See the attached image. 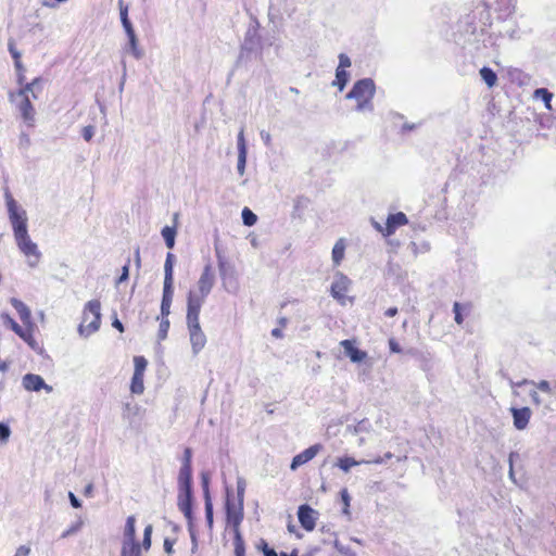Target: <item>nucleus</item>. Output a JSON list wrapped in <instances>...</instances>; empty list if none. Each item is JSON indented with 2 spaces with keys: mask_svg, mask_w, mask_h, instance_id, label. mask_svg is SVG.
<instances>
[{
  "mask_svg": "<svg viewBox=\"0 0 556 556\" xmlns=\"http://www.w3.org/2000/svg\"><path fill=\"white\" fill-rule=\"evenodd\" d=\"M4 198L16 247L25 256L27 265L34 268L41 260V252L28 233L27 213L10 193H5Z\"/></svg>",
  "mask_w": 556,
  "mask_h": 556,
  "instance_id": "obj_1",
  "label": "nucleus"
},
{
  "mask_svg": "<svg viewBox=\"0 0 556 556\" xmlns=\"http://www.w3.org/2000/svg\"><path fill=\"white\" fill-rule=\"evenodd\" d=\"M215 283V275L210 264L205 265L194 289L187 296V309L201 311Z\"/></svg>",
  "mask_w": 556,
  "mask_h": 556,
  "instance_id": "obj_2",
  "label": "nucleus"
},
{
  "mask_svg": "<svg viewBox=\"0 0 556 556\" xmlns=\"http://www.w3.org/2000/svg\"><path fill=\"white\" fill-rule=\"evenodd\" d=\"M100 325L101 303L99 300H90L84 306L78 333L84 338H88L100 329Z\"/></svg>",
  "mask_w": 556,
  "mask_h": 556,
  "instance_id": "obj_3",
  "label": "nucleus"
},
{
  "mask_svg": "<svg viewBox=\"0 0 556 556\" xmlns=\"http://www.w3.org/2000/svg\"><path fill=\"white\" fill-rule=\"evenodd\" d=\"M375 94V84L369 78H364L355 83L351 91L346 94L348 99H354L357 102L356 110L362 112L372 110L371 100Z\"/></svg>",
  "mask_w": 556,
  "mask_h": 556,
  "instance_id": "obj_4",
  "label": "nucleus"
},
{
  "mask_svg": "<svg viewBox=\"0 0 556 556\" xmlns=\"http://www.w3.org/2000/svg\"><path fill=\"white\" fill-rule=\"evenodd\" d=\"M200 311L187 309V327L192 353L198 355L206 344V336L200 325Z\"/></svg>",
  "mask_w": 556,
  "mask_h": 556,
  "instance_id": "obj_5",
  "label": "nucleus"
},
{
  "mask_svg": "<svg viewBox=\"0 0 556 556\" xmlns=\"http://www.w3.org/2000/svg\"><path fill=\"white\" fill-rule=\"evenodd\" d=\"M136 518L129 516L126 520L124 530V541L122 547V556H140L141 547L136 542Z\"/></svg>",
  "mask_w": 556,
  "mask_h": 556,
  "instance_id": "obj_6",
  "label": "nucleus"
},
{
  "mask_svg": "<svg viewBox=\"0 0 556 556\" xmlns=\"http://www.w3.org/2000/svg\"><path fill=\"white\" fill-rule=\"evenodd\" d=\"M10 101L15 105L24 123L28 126H34L36 111L31 104L30 98L25 97L23 93H11Z\"/></svg>",
  "mask_w": 556,
  "mask_h": 556,
  "instance_id": "obj_7",
  "label": "nucleus"
},
{
  "mask_svg": "<svg viewBox=\"0 0 556 556\" xmlns=\"http://www.w3.org/2000/svg\"><path fill=\"white\" fill-rule=\"evenodd\" d=\"M2 318L4 319V323L10 326V328L22 339L24 340L30 348H36V340L34 339L33 332L34 327H27L25 328L21 327L13 318H11L9 315H3Z\"/></svg>",
  "mask_w": 556,
  "mask_h": 556,
  "instance_id": "obj_8",
  "label": "nucleus"
},
{
  "mask_svg": "<svg viewBox=\"0 0 556 556\" xmlns=\"http://www.w3.org/2000/svg\"><path fill=\"white\" fill-rule=\"evenodd\" d=\"M22 386L29 392H39L45 390L47 393H51L53 391V388L47 384L41 376L36 374H26L23 376Z\"/></svg>",
  "mask_w": 556,
  "mask_h": 556,
  "instance_id": "obj_9",
  "label": "nucleus"
},
{
  "mask_svg": "<svg viewBox=\"0 0 556 556\" xmlns=\"http://www.w3.org/2000/svg\"><path fill=\"white\" fill-rule=\"evenodd\" d=\"M323 450L321 444H314L308 448L304 450L300 454L295 455L291 463V470L298 469L300 466L306 464L311 459H313L320 451Z\"/></svg>",
  "mask_w": 556,
  "mask_h": 556,
  "instance_id": "obj_10",
  "label": "nucleus"
},
{
  "mask_svg": "<svg viewBox=\"0 0 556 556\" xmlns=\"http://www.w3.org/2000/svg\"><path fill=\"white\" fill-rule=\"evenodd\" d=\"M350 285H351V281L346 276H344L342 274H337L334 277V280L332 282V286H331L332 296L334 299L343 302Z\"/></svg>",
  "mask_w": 556,
  "mask_h": 556,
  "instance_id": "obj_11",
  "label": "nucleus"
},
{
  "mask_svg": "<svg viewBox=\"0 0 556 556\" xmlns=\"http://www.w3.org/2000/svg\"><path fill=\"white\" fill-rule=\"evenodd\" d=\"M227 522L231 525L232 531H240V523L243 519V503L233 505L227 503Z\"/></svg>",
  "mask_w": 556,
  "mask_h": 556,
  "instance_id": "obj_12",
  "label": "nucleus"
},
{
  "mask_svg": "<svg viewBox=\"0 0 556 556\" xmlns=\"http://www.w3.org/2000/svg\"><path fill=\"white\" fill-rule=\"evenodd\" d=\"M510 413L513 415L514 427L517 430H525L528 427L532 416L531 409L529 407H511Z\"/></svg>",
  "mask_w": 556,
  "mask_h": 556,
  "instance_id": "obj_13",
  "label": "nucleus"
},
{
  "mask_svg": "<svg viewBox=\"0 0 556 556\" xmlns=\"http://www.w3.org/2000/svg\"><path fill=\"white\" fill-rule=\"evenodd\" d=\"M316 515L317 513L307 505L300 506L298 511L299 521L307 531H312L315 528Z\"/></svg>",
  "mask_w": 556,
  "mask_h": 556,
  "instance_id": "obj_14",
  "label": "nucleus"
},
{
  "mask_svg": "<svg viewBox=\"0 0 556 556\" xmlns=\"http://www.w3.org/2000/svg\"><path fill=\"white\" fill-rule=\"evenodd\" d=\"M340 345L352 363H362L368 356L367 352L357 349L352 340H343L340 342Z\"/></svg>",
  "mask_w": 556,
  "mask_h": 556,
  "instance_id": "obj_15",
  "label": "nucleus"
},
{
  "mask_svg": "<svg viewBox=\"0 0 556 556\" xmlns=\"http://www.w3.org/2000/svg\"><path fill=\"white\" fill-rule=\"evenodd\" d=\"M408 223L406 215L402 212L389 215L386 225L384 236H391L394 233L397 227L404 226Z\"/></svg>",
  "mask_w": 556,
  "mask_h": 556,
  "instance_id": "obj_16",
  "label": "nucleus"
},
{
  "mask_svg": "<svg viewBox=\"0 0 556 556\" xmlns=\"http://www.w3.org/2000/svg\"><path fill=\"white\" fill-rule=\"evenodd\" d=\"M11 304L17 311L20 318L23 321L24 326H27V327L35 326L31 320L30 309L22 301L13 298V299H11Z\"/></svg>",
  "mask_w": 556,
  "mask_h": 556,
  "instance_id": "obj_17",
  "label": "nucleus"
},
{
  "mask_svg": "<svg viewBox=\"0 0 556 556\" xmlns=\"http://www.w3.org/2000/svg\"><path fill=\"white\" fill-rule=\"evenodd\" d=\"M220 275H222L223 285H224L225 289L228 292L236 293L239 289V285L235 277V271L233 270L228 271L222 265L220 266Z\"/></svg>",
  "mask_w": 556,
  "mask_h": 556,
  "instance_id": "obj_18",
  "label": "nucleus"
},
{
  "mask_svg": "<svg viewBox=\"0 0 556 556\" xmlns=\"http://www.w3.org/2000/svg\"><path fill=\"white\" fill-rule=\"evenodd\" d=\"M192 469L181 466L178 476L179 492L191 491Z\"/></svg>",
  "mask_w": 556,
  "mask_h": 556,
  "instance_id": "obj_19",
  "label": "nucleus"
},
{
  "mask_svg": "<svg viewBox=\"0 0 556 556\" xmlns=\"http://www.w3.org/2000/svg\"><path fill=\"white\" fill-rule=\"evenodd\" d=\"M178 506L179 509L184 513L185 517L191 521L192 510H191V491L179 492L178 494Z\"/></svg>",
  "mask_w": 556,
  "mask_h": 556,
  "instance_id": "obj_20",
  "label": "nucleus"
},
{
  "mask_svg": "<svg viewBox=\"0 0 556 556\" xmlns=\"http://www.w3.org/2000/svg\"><path fill=\"white\" fill-rule=\"evenodd\" d=\"M173 294H174L173 287H167V286L163 287V298H162V303H161L162 318H167V316L170 313Z\"/></svg>",
  "mask_w": 556,
  "mask_h": 556,
  "instance_id": "obj_21",
  "label": "nucleus"
},
{
  "mask_svg": "<svg viewBox=\"0 0 556 556\" xmlns=\"http://www.w3.org/2000/svg\"><path fill=\"white\" fill-rule=\"evenodd\" d=\"M174 263H175V255L173 253H167L166 261L164 264V286L173 287L174 282Z\"/></svg>",
  "mask_w": 556,
  "mask_h": 556,
  "instance_id": "obj_22",
  "label": "nucleus"
},
{
  "mask_svg": "<svg viewBox=\"0 0 556 556\" xmlns=\"http://www.w3.org/2000/svg\"><path fill=\"white\" fill-rule=\"evenodd\" d=\"M345 248L346 244L342 238L334 243L331 252V258L336 266L340 265L341 261L344 258Z\"/></svg>",
  "mask_w": 556,
  "mask_h": 556,
  "instance_id": "obj_23",
  "label": "nucleus"
},
{
  "mask_svg": "<svg viewBox=\"0 0 556 556\" xmlns=\"http://www.w3.org/2000/svg\"><path fill=\"white\" fill-rule=\"evenodd\" d=\"M522 384H532L539 391H542L548 395L554 394V390L547 380H540V381L535 382V381H529V380L525 379L521 382L516 383V386H522Z\"/></svg>",
  "mask_w": 556,
  "mask_h": 556,
  "instance_id": "obj_24",
  "label": "nucleus"
},
{
  "mask_svg": "<svg viewBox=\"0 0 556 556\" xmlns=\"http://www.w3.org/2000/svg\"><path fill=\"white\" fill-rule=\"evenodd\" d=\"M129 39L128 51L136 58L137 60L141 59L143 52L138 47L137 37L135 30H130L126 33Z\"/></svg>",
  "mask_w": 556,
  "mask_h": 556,
  "instance_id": "obj_25",
  "label": "nucleus"
},
{
  "mask_svg": "<svg viewBox=\"0 0 556 556\" xmlns=\"http://www.w3.org/2000/svg\"><path fill=\"white\" fill-rule=\"evenodd\" d=\"M364 463L365 460H355L353 457L345 456L338 458L336 466H338L344 472H349L352 467Z\"/></svg>",
  "mask_w": 556,
  "mask_h": 556,
  "instance_id": "obj_26",
  "label": "nucleus"
},
{
  "mask_svg": "<svg viewBox=\"0 0 556 556\" xmlns=\"http://www.w3.org/2000/svg\"><path fill=\"white\" fill-rule=\"evenodd\" d=\"M41 79L39 77L33 79L30 83H27L23 88H21L16 93H23L25 97H29L31 93L34 99H37L36 88L39 87Z\"/></svg>",
  "mask_w": 556,
  "mask_h": 556,
  "instance_id": "obj_27",
  "label": "nucleus"
},
{
  "mask_svg": "<svg viewBox=\"0 0 556 556\" xmlns=\"http://www.w3.org/2000/svg\"><path fill=\"white\" fill-rule=\"evenodd\" d=\"M162 237H163V239L165 241L166 247L168 249H173L174 245H175L176 228L175 227L165 226L162 229Z\"/></svg>",
  "mask_w": 556,
  "mask_h": 556,
  "instance_id": "obj_28",
  "label": "nucleus"
},
{
  "mask_svg": "<svg viewBox=\"0 0 556 556\" xmlns=\"http://www.w3.org/2000/svg\"><path fill=\"white\" fill-rule=\"evenodd\" d=\"M143 376L139 374H134L131 383H130V391L134 394H142L144 391V384H143Z\"/></svg>",
  "mask_w": 556,
  "mask_h": 556,
  "instance_id": "obj_29",
  "label": "nucleus"
},
{
  "mask_svg": "<svg viewBox=\"0 0 556 556\" xmlns=\"http://www.w3.org/2000/svg\"><path fill=\"white\" fill-rule=\"evenodd\" d=\"M533 97H534V99H541L544 102L545 108L547 110L552 109L551 101L553 98V93L549 92L547 89L539 88V89L534 90Z\"/></svg>",
  "mask_w": 556,
  "mask_h": 556,
  "instance_id": "obj_30",
  "label": "nucleus"
},
{
  "mask_svg": "<svg viewBox=\"0 0 556 556\" xmlns=\"http://www.w3.org/2000/svg\"><path fill=\"white\" fill-rule=\"evenodd\" d=\"M480 76L490 88L495 86L497 81L496 74L489 67H482L480 70Z\"/></svg>",
  "mask_w": 556,
  "mask_h": 556,
  "instance_id": "obj_31",
  "label": "nucleus"
},
{
  "mask_svg": "<svg viewBox=\"0 0 556 556\" xmlns=\"http://www.w3.org/2000/svg\"><path fill=\"white\" fill-rule=\"evenodd\" d=\"M233 546L236 556H244L245 546L240 531L233 532Z\"/></svg>",
  "mask_w": 556,
  "mask_h": 556,
  "instance_id": "obj_32",
  "label": "nucleus"
},
{
  "mask_svg": "<svg viewBox=\"0 0 556 556\" xmlns=\"http://www.w3.org/2000/svg\"><path fill=\"white\" fill-rule=\"evenodd\" d=\"M349 81V73L345 70L337 68L334 86H338L340 90H343Z\"/></svg>",
  "mask_w": 556,
  "mask_h": 556,
  "instance_id": "obj_33",
  "label": "nucleus"
},
{
  "mask_svg": "<svg viewBox=\"0 0 556 556\" xmlns=\"http://www.w3.org/2000/svg\"><path fill=\"white\" fill-rule=\"evenodd\" d=\"M119 14L125 31L127 33L134 30L132 25L128 20V8L126 5H123L122 0H119Z\"/></svg>",
  "mask_w": 556,
  "mask_h": 556,
  "instance_id": "obj_34",
  "label": "nucleus"
},
{
  "mask_svg": "<svg viewBox=\"0 0 556 556\" xmlns=\"http://www.w3.org/2000/svg\"><path fill=\"white\" fill-rule=\"evenodd\" d=\"M135 371L134 374L144 375L148 362L143 356L134 357Z\"/></svg>",
  "mask_w": 556,
  "mask_h": 556,
  "instance_id": "obj_35",
  "label": "nucleus"
},
{
  "mask_svg": "<svg viewBox=\"0 0 556 556\" xmlns=\"http://www.w3.org/2000/svg\"><path fill=\"white\" fill-rule=\"evenodd\" d=\"M453 311H454V314H455V321L458 325H462L463 320H464L462 312L463 311L469 312V305L463 306L460 303L455 302L454 305H453Z\"/></svg>",
  "mask_w": 556,
  "mask_h": 556,
  "instance_id": "obj_36",
  "label": "nucleus"
},
{
  "mask_svg": "<svg viewBox=\"0 0 556 556\" xmlns=\"http://www.w3.org/2000/svg\"><path fill=\"white\" fill-rule=\"evenodd\" d=\"M241 215H242V222L245 226H253L257 220L256 215L248 207L243 208Z\"/></svg>",
  "mask_w": 556,
  "mask_h": 556,
  "instance_id": "obj_37",
  "label": "nucleus"
},
{
  "mask_svg": "<svg viewBox=\"0 0 556 556\" xmlns=\"http://www.w3.org/2000/svg\"><path fill=\"white\" fill-rule=\"evenodd\" d=\"M237 148H238L239 154L248 153V147H247L245 138H244V128L243 127L240 129L238 137H237Z\"/></svg>",
  "mask_w": 556,
  "mask_h": 556,
  "instance_id": "obj_38",
  "label": "nucleus"
},
{
  "mask_svg": "<svg viewBox=\"0 0 556 556\" xmlns=\"http://www.w3.org/2000/svg\"><path fill=\"white\" fill-rule=\"evenodd\" d=\"M205 517H206L207 526L210 528H212L213 527V505H212L210 496H206V498H205Z\"/></svg>",
  "mask_w": 556,
  "mask_h": 556,
  "instance_id": "obj_39",
  "label": "nucleus"
},
{
  "mask_svg": "<svg viewBox=\"0 0 556 556\" xmlns=\"http://www.w3.org/2000/svg\"><path fill=\"white\" fill-rule=\"evenodd\" d=\"M152 531H153V528H152V525H148L146 528H144V533H143V540H142V547L148 551L151 546V535H152Z\"/></svg>",
  "mask_w": 556,
  "mask_h": 556,
  "instance_id": "obj_40",
  "label": "nucleus"
},
{
  "mask_svg": "<svg viewBox=\"0 0 556 556\" xmlns=\"http://www.w3.org/2000/svg\"><path fill=\"white\" fill-rule=\"evenodd\" d=\"M245 485H247L245 480L242 477H239L237 479L238 503H243Z\"/></svg>",
  "mask_w": 556,
  "mask_h": 556,
  "instance_id": "obj_41",
  "label": "nucleus"
},
{
  "mask_svg": "<svg viewBox=\"0 0 556 556\" xmlns=\"http://www.w3.org/2000/svg\"><path fill=\"white\" fill-rule=\"evenodd\" d=\"M11 435V429L10 427L0 422V443L5 444Z\"/></svg>",
  "mask_w": 556,
  "mask_h": 556,
  "instance_id": "obj_42",
  "label": "nucleus"
},
{
  "mask_svg": "<svg viewBox=\"0 0 556 556\" xmlns=\"http://www.w3.org/2000/svg\"><path fill=\"white\" fill-rule=\"evenodd\" d=\"M168 328H169V320L167 318H162V320L160 323L159 334H157L160 340H164L166 338Z\"/></svg>",
  "mask_w": 556,
  "mask_h": 556,
  "instance_id": "obj_43",
  "label": "nucleus"
},
{
  "mask_svg": "<svg viewBox=\"0 0 556 556\" xmlns=\"http://www.w3.org/2000/svg\"><path fill=\"white\" fill-rule=\"evenodd\" d=\"M247 156H248V153H243V154L238 153L237 170H238L239 175H241V176L245 172Z\"/></svg>",
  "mask_w": 556,
  "mask_h": 556,
  "instance_id": "obj_44",
  "label": "nucleus"
},
{
  "mask_svg": "<svg viewBox=\"0 0 556 556\" xmlns=\"http://www.w3.org/2000/svg\"><path fill=\"white\" fill-rule=\"evenodd\" d=\"M9 51L12 55V58L15 60V65L16 67H20L21 66V63H20V59H21V53L20 51H17V49L15 48V45L13 41H10L9 42Z\"/></svg>",
  "mask_w": 556,
  "mask_h": 556,
  "instance_id": "obj_45",
  "label": "nucleus"
},
{
  "mask_svg": "<svg viewBox=\"0 0 556 556\" xmlns=\"http://www.w3.org/2000/svg\"><path fill=\"white\" fill-rule=\"evenodd\" d=\"M350 66H351V60H350V58H349L346 54L341 53V54L339 55V66H338L337 68L345 70V68H348V67H350Z\"/></svg>",
  "mask_w": 556,
  "mask_h": 556,
  "instance_id": "obj_46",
  "label": "nucleus"
},
{
  "mask_svg": "<svg viewBox=\"0 0 556 556\" xmlns=\"http://www.w3.org/2000/svg\"><path fill=\"white\" fill-rule=\"evenodd\" d=\"M94 136V127L91 125H88L83 128V137L86 141H90Z\"/></svg>",
  "mask_w": 556,
  "mask_h": 556,
  "instance_id": "obj_47",
  "label": "nucleus"
},
{
  "mask_svg": "<svg viewBox=\"0 0 556 556\" xmlns=\"http://www.w3.org/2000/svg\"><path fill=\"white\" fill-rule=\"evenodd\" d=\"M80 526H81V522H78L74 526H72L71 528H68L67 530H65L63 533H62V538L65 539L70 535H73L75 534L79 529H80Z\"/></svg>",
  "mask_w": 556,
  "mask_h": 556,
  "instance_id": "obj_48",
  "label": "nucleus"
},
{
  "mask_svg": "<svg viewBox=\"0 0 556 556\" xmlns=\"http://www.w3.org/2000/svg\"><path fill=\"white\" fill-rule=\"evenodd\" d=\"M129 276V261L123 266L122 275L119 276L117 283H122L128 279Z\"/></svg>",
  "mask_w": 556,
  "mask_h": 556,
  "instance_id": "obj_49",
  "label": "nucleus"
},
{
  "mask_svg": "<svg viewBox=\"0 0 556 556\" xmlns=\"http://www.w3.org/2000/svg\"><path fill=\"white\" fill-rule=\"evenodd\" d=\"M530 396H531L532 403L534 405H536V406L543 405V400L541 399V396L539 395L536 390L531 391Z\"/></svg>",
  "mask_w": 556,
  "mask_h": 556,
  "instance_id": "obj_50",
  "label": "nucleus"
},
{
  "mask_svg": "<svg viewBox=\"0 0 556 556\" xmlns=\"http://www.w3.org/2000/svg\"><path fill=\"white\" fill-rule=\"evenodd\" d=\"M30 553V547L26 545H21L17 547L14 556H28Z\"/></svg>",
  "mask_w": 556,
  "mask_h": 556,
  "instance_id": "obj_51",
  "label": "nucleus"
},
{
  "mask_svg": "<svg viewBox=\"0 0 556 556\" xmlns=\"http://www.w3.org/2000/svg\"><path fill=\"white\" fill-rule=\"evenodd\" d=\"M389 346H390L391 352H393V353L402 352L400 344L394 339L389 340Z\"/></svg>",
  "mask_w": 556,
  "mask_h": 556,
  "instance_id": "obj_52",
  "label": "nucleus"
},
{
  "mask_svg": "<svg viewBox=\"0 0 556 556\" xmlns=\"http://www.w3.org/2000/svg\"><path fill=\"white\" fill-rule=\"evenodd\" d=\"M182 466H188V468H191V450L190 448L185 450Z\"/></svg>",
  "mask_w": 556,
  "mask_h": 556,
  "instance_id": "obj_53",
  "label": "nucleus"
},
{
  "mask_svg": "<svg viewBox=\"0 0 556 556\" xmlns=\"http://www.w3.org/2000/svg\"><path fill=\"white\" fill-rule=\"evenodd\" d=\"M68 498H70L73 507L79 508L81 506L80 501L75 496V494L73 492L68 493Z\"/></svg>",
  "mask_w": 556,
  "mask_h": 556,
  "instance_id": "obj_54",
  "label": "nucleus"
},
{
  "mask_svg": "<svg viewBox=\"0 0 556 556\" xmlns=\"http://www.w3.org/2000/svg\"><path fill=\"white\" fill-rule=\"evenodd\" d=\"M125 409H126L129 414H131V415H136V414L139 412L140 406H138V405H131L130 403H126V404H125Z\"/></svg>",
  "mask_w": 556,
  "mask_h": 556,
  "instance_id": "obj_55",
  "label": "nucleus"
},
{
  "mask_svg": "<svg viewBox=\"0 0 556 556\" xmlns=\"http://www.w3.org/2000/svg\"><path fill=\"white\" fill-rule=\"evenodd\" d=\"M262 544H264V556H277V553L267 546V543L262 540Z\"/></svg>",
  "mask_w": 556,
  "mask_h": 556,
  "instance_id": "obj_56",
  "label": "nucleus"
},
{
  "mask_svg": "<svg viewBox=\"0 0 556 556\" xmlns=\"http://www.w3.org/2000/svg\"><path fill=\"white\" fill-rule=\"evenodd\" d=\"M341 496H342V500L344 502V505H345V509H344V513H348V507L350 505V496H349V493L346 490H343L341 492Z\"/></svg>",
  "mask_w": 556,
  "mask_h": 556,
  "instance_id": "obj_57",
  "label": "nucleus"
},
{
  "mask_svg": "<svg viewBox=\"0 0 556 556\" xmlns=\"http://www.w3.org/2000/svg\"><path fill=\"white\" fill-rule=\"evenodd\" d=\"M261 138L263 140V142L266 144V146H269L270 142H271V136L269 132L267 131H261Z\"/></svg>",
  "mask_w": 556,
  "mask_h": 556,
  "instance_id": "obj_58",
  "label": "nucleus"
},
{
  "mask_svg": "<svg viewBox=\"0 0 556 556\" xmlns=\"http://www.w3.org/2000/svg\"><path fill=\"white\" fill-rule=\"evenodd\" d=\"M202 480H203V489H204L205 497L210 496V494H208V478L203 475Z\"/></svg>",
  "mask_w": 556,
  "mask_h": 556,
  "instance_id": "obj_59",
  "label": "nucleus"
},
{
  "mask_svg": "<svg viewBox=\"0 0 556 556\" xmlns=\"http://www.w3.org/2000/svg\"><path fill=\"white\" fill-rule=\"evenodd\" d=\"M164 549L168 554L173 551V543L168 539H165L164 541Z\"/></svg>",
  "mask_w": 556,
  "mask_h": 556,
  "instance_id": "obj_60",
  "label": "nucleus"
},
{
  "mask_svg": "<svg viewBox=\"0 0 556 556\" xmlns=\"http://www.w3.org/2000/svg\"><path fill=\"white\" fill-rule=\"evenodd\" d=\"M112 326L114 328H116L117 330H119L121 332L124 331V327H123V324L117 319V318H114L113 323H112Z\"/></svg>",
  "mask_w": 556,
  "mask_h": 556,
  "instance_id": "obj_61",
  "label": "nucleus"
},
{
  "mask_svg": "<svg viewBox=\"0 0 556 556\" xmlns=\"http://www.w3.org/2000/svg\"><path fill=\"white\" fill-rule=\"evenodd\" d=\"M386 316L388 317H393L397 314V308L396 307H390L386 311Z\"/></svg>",
  "mask_w": 556,
  "mask_h": 556,
  "instance_id": "obj_62",
  "label": "nucleus"
},
{
  "mask_svg": "<svg viewBox=\"0 0 556 556\" xmlns=\"http://www.w3.org/2000/svg\"><path fill=\"white\" fill-rule=\"evenodd\" d=\"M383 463H384V458L379 456L372 460H365L364 464H378L379 465V464H383Z\"/></svg>",
  "mask_w": 556,
  "mask_h": 556,
  "instance_id": "obj_63",
  "label": "nucleus"
},
{
  "mask_svg": "<svg viewBox=\"0 0 556 556\" xmlns=\"http://www.w3.org/2000/svg\"><path fill=\"white\" fill-rule=\"evenodd\" d=\"M372 225H374V227H375L378 231H380V232L384 236L386 227L383 228V227H382L379 223H377V222H374V223H372Z\"/></svg>",
  "mask_w": 556,
  "mask_h": 556,
  "instance_id": "obj_64",
  "label": "nucleus"
}]
</instances>
